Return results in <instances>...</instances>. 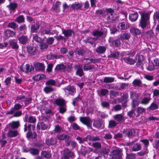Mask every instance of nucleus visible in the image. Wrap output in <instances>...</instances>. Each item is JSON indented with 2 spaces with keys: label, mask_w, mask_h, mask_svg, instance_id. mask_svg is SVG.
<instances>
[{
  "label": "nucleus",
  "mask_w": 159,
  "mask_h": 159,
  "mask_svg": "<svg viewBox=\"0 0 159 159\" xmlns=\"http://www.w3.org/2000/svg\"><path fill=\"white\" fill-rule=\"evenodd\" d=\"M34 66L35 70L38 71H43L44 70L45 68L44 65L42 63H36L34 64Z\"/></svg>",
  "instance_id": "obj_13"
},
{
  "label": "nucleus",
  "mask_w": 159,
  "mask_h": 159,
  "mask_svg": "<svg viewBox=\"0 0 159 159\" xmlns=\"http://www.w3.org/2000/svg\"><path fill=\"white\" fill-rule=\"evenodd\" d=\"M141 148V146L140 144L137 143L133 146L132 149L133 151H137L140 150Z\"/></svg>",
  "instance_id": "obj_54"
},
{
  "label": "nucleus",
  "mask_w": 159,
  "mask_h": 159,
  "mask_svg": "<svg viewBox=\"0 0 159 159\" xmlns=\"http://www.w3.org/2000/svg\"><path fill=\"white\" fill-rule=\"evenodd\" d=\"M107 19L108 20H110L112 21L113 22H114V21H117L118 20L119 17L118 16H117L116 15L113 16V14H112V16L110 15L108 16L107 17Z\"/></svg>",
  "instance_id": "obj_44"
},
{
  "label": "nucleus",
  "mask_w": 159,
  "mask_h": 159,
  "mask_svg": "<svg viewBox=\"0 0 159 159\" xmlns=\"http://www.w3.org/2000/svg\"><path fill=\"white\" fill-rule=\"evenodd\" d=\"M19 134L17 130H9L7 133V135L8 137H14Z\"/></svg>",
  "instance_id": "obj_30"
},
{
  "label": "nucleus",
  "mask_w": 159,
  "mask_h": 159,
  "mask_svg": "<svg viewBox=\"0 0 159 159\" xmlns=\"http://www.w3.org/2000/svg\"><path fill=\"white\" fill-rule=\"evenodd\" d=\"M28 116L26 115L25 116V121L28 122L29 123H35L36 121V119L35 117L30 116L28 119Z\"/></svg>",
  "instance_id": "obj_27"
},
{
  "label": "nucleus",
  "mask_w": 159,
  "mask_h": 159,
  "mask_svg": "<svg viewBox=\"0 0 159 159\" xmlns=\"http://www.w3.org/2000/svg\"><path fill=\"white\" fill-rule=\"evenodd\" d=\"M96 39L94 38L90 37H88L87 38L84 40L83 41L85 43H89L91 45H93L95 42Z\"/></svg>",
  "instance_id": "obj_33"
},
{
  "label": "nucleus",
  "mask_w": 159,
  "mask_h": 159,
  "mask_svg": "<svg viewBox=\"0 0 159 159\" xmlns=\"http://www.w3.org/2000/svg\"><path fill=\"white\" fill-rule=\"evenodd\" d=\"M104 125V121L101 119H98L93 120V125L98 129H100L102 125Z\"/></svg>",
  "instance_id": "obj_11"
},
{
  "label": "nucleus",
  "mask_w": 159,
  "mask_h": 159,
  "mask_svg": "<svg viewBox=\"0 0 159 159\" xmlns=\"http://www.w3.org/2000/svg\"><path fill=\"white\" fill-rule=\"evenodd\" d=\"M40 49L41 50L46 49L48 47V45L46 43L41 42L40 43L39 45Z\"/></svg>",
  "instance_id": "obj_60"
},
{
  "label": "nucleus",
  "mask_w": 159,
  "mask_h": 159,
  "mask_svg": "<svg viewBox=\"0 0 159 159\" xmlns=\"http://www.w3.org/2000/svg\"><path fill=\"white\" fill-rule=\"evenodd\" d=\"M17 4L16 3H10L9 5L7 6L10 11H13L17 8Z\"/></svg>",
  "instance_id": "obj_49"
},
{
  "label": "nucleus",
  "mask_w": 159,
  "mask_h": 159,
  "mask_svg": "<svg viewBox=\"0 0 159 159\" xmlns=\"http://www.w3.org/2000/svg\"><path fill=\"white\" fill-rule=\"evenodd\" d=\"M62 30V34H64L65 36L68 38L70 37L72 34L74 33V32L73 30L68 29L67 30Z\"/></svg>",
  "instance_id": "obj_31"
},
{
  "label": "nucleus",
  "mask_w": 159,
  "mask_h": 159,
  "mask_svg": "<svg viewBox=\"0 0 159 159\" xmlns=\"http://www.w3.org/2000/svg\"><path fill=\"white\" fill-rule=\"evenodd\" d=\"M123 133L126 135L128 136L129 138H131L134 136L135 133L136 131L134 129H128L126 130H124Z\"/></svg>",
  "instance_id": "obj_16"
},
{
  "label": "nucleus",
  "mask_w": 159,
  "mask_h": 159,
  "mask_svg": "<svg viewBox=\"0 0 159 159\" xmlns=\"http://www.w3.org/2000/svg\"><path fill=\"white\" fill-rule=\"evenodd\" d=\"M80 95H79L76 98H75L73 99V102H72V104L74 106L77 105V103L79 102L80 100H81V98L80 97Z\"/></svg>",
  "instance_id": "obj_61"
},
{
  "label": "nucleus",
  "mask_w": 159,
  "mask_h": 159,
  "mask_svg": "<svg viewBox=\"0 0 159 159\" xmlns=\"http://www.w3.org/2000/svg\"><path fill=\"white\" fill-rule=\"evenodd\" d=\"M89 141H100L101 140V139L98 136L94 137L91 135H89Z\"/></svg>",
  "instance_id": "obj_59"
},
{
  "label": "nucleus",
  "mask_w": 159,
  "mask_h": 159,
  "mask_svg": "<svg viewBox=\"0 0 159 159\" xmlns=\"http://www.w3.org/2000/svg\"><path fill=\"white\" fill-rule=\"evenodd\" d=\"M121 61H124L125 63L131 65L134 64L136 62L134 59L128 57L121 58Z\"/></svg>",
  "instance_id": "obj_24"
},
{
  "label": "nucleus",
  "mask_w": 159,
  "mask_h": 159,
  "mask_svg": "<svg viewBox=\"0 0 159 159\" xmlns=\"http://www.w3.org/2000/svg\"><path fill=\"white\" fill-rule=\"evenodd\" d=\"M74 156V153L69 149L66 148L61 152V159H70Z\"/></svg>",
  "instance_id": "obj_4"
},
{
  "label": "nucleus",
  "mask_w": 159,
  "mask_h": 159,
  "mask_svg": "<svg viewBox=\"0 0 159 159\" xmlns=\"http://www.w3.org/2000/svg\"><path fill=\"white\" fill-rule=\"evenodd\" d=\"M120 55V52L117 50H115L111 52V54L108 56L109 58H116L118 57Z\"/></svg>",
  "instance_id": "obj_41"
},
{
  "label": "nucleus",
  "mask_w": 159,
  "mask_h": 159,
  "mask_svg": "<svg viewBox=\"0 0 159 159\" xmlns=\"http://www.w3.org/2000/svg\"><path fill=\"white\" fill-rule=\"evenodd\" d=\"M10 46L14 49H17L19 48V46L17 43L16 40L15 39H13L10 40L9 42Z\"/></svg>",
  "instance_id": "obj_25"
},
{
  "label": "nucleus",
  "mask_w": 159,
  "mask_h": 159,
  "mask_svg": "<svg viewBox=\"0 0 159 159\" xmlns=\"http://www.w3.org/2000/svg\"><path fill=\"white\" fill-rule=\"evenodd\" d=\"M92 146L94 148L95 150L94 151V152H95V150H98V151L101 148L102 145L100 143L96 142L93 143H92Z\"/></svg>",
  "instance_id": "obj_40"
},
{
  "label": "nucleus",
  "mask_w": 159,
  "mask_h": 159,
  "mask_svg": "<svg viewBox=\"0 0 159 159\" xmlns=\"http://www.w3.org/2000/svg\"><path fill=\"white\" fill-rule=\"evenodd\" d=\"M114 78L110 77H105L103 79V82L104 83H111L114 81Z\"/></svg>",
  "instance_id": "obj_47"
},
{
  "label": "nucleus",
  "mask_w": 159,
  "mask_h": 159,
  "mask_svg": "<svg viewBox=\"0 0 159 159\" xmlns=\"http://www.w3.org/2000/svg\"><path fill=\"white\" fill-rule=\"evenodd\" d=\"M66 66L62 64H58L55 68V70L56 71H58L59 70H64L66 69Z\"/></svg>",
  "instance_id": "obj_55"
},
{
  "label": "nucleus",
  "mask_w": 159,
  "mask_h": 159,
  "mask_svg": "<svg viewBox=\"0 0 159 159\" xmlns=\"http://www.w3.org/2000/svg\"><path fill=\"white\" fill-rule=\"evenodd\" d=\"M94 68V66L93 65H88L85 64L83 66V70L84 71H88L91 70Z\"/></svg>",
  "instance_id": "obj_57"
},
{
  "label": "nucleus",
  "mask_w": 159,
  "mask_h": 159,
  "mask_svg": "<svg viewBox=\"0 0 159 159\" xmlns=\"http://www.w3.org/2000/svg\"><path fill=\"white\" fill-rule=\"evenodd\" d=\"M74 69L76 70V74L80 77H82L84 75L83 70L80 65H75L74 66Z\"/></svg>",
  "instance_id": "obj_15"
},
{
  "label": "nucleus",
  "mask_w": 159,
  "mask_h": 159,
  "mask_svg": "<svg viewBox=\"0 0 159 159\" xmlns=\"http://www.w3.org/2000/svg\"><path fill=\"white\" fill-rule=\"evenodd\" d=\"M114 10L111 8H107L106 10H104V16L108 15L110 14V15H112V14L114 13Z\"/></svg>",
  "instance_id": "obj_39"
},
{
  "label": "nucleus",
  "mask_w": 159,
  "mask_h": 159,
  "mask_svg": "<svg viewBox=\"0 0 159 159\" xmlns=\"http://www.w3.org/2000/svg\"><path fill=\"white\" fill-rule=\"evenodd\" d=\"M19 43L23 45L26 44L28 43V38L27 36L22 35L18 38Z\"/></svg>",
  "instance_id": "obj_22"
},
{
  "label": "nucleus",
  "mask_w": 159,
  "mask_h": 159,
  "mask_svg": "<svg viewBox=\"0 0 159 159\" xmlns=\"http://www.w3.org/2000/svg\"><path fill=\"white\" fill-rule=\"evenodd\" d=\"M57 139L55 137L48 138L46 140V143L48 146L54 145L57 143Z\"/></svg>",
  "instance_id": "obj_19"
},
{
  "label": "nucleus",
  "mask_w": 159,
  "mask_h": 159,
  "mask_svg": "<svg viewBox=\"0 0 159 159\" xmlns=\"http://www.w3.org/2000/svg\"><path fill=\"white\" fill-rule=\"evenodd\" d=\"M130 24L128 23L122 22L119 23L117 27L120 30H125L130 28Z\"/></svg>",
  "instance_id": "obj_17"
},
{
  "label": "nucleus",
  "mask_w": 159,
  "mask_h": 159,
  "mask_svg": "<svg viewBox=\"0 0 159 159\" xmlns=\"http://www.w3.org/2000/svg\"><path fill=\"white\" fill-rule=\"evenodd\" d=\"M26 137L27 138L32 139H36L37 136V134L36 132H32L31 131H28L26 134Z\"/></svg>",
  "instance_id": "obj_34"
},
{
  "label": "nucleus",
  "mask_w": 159,
  "mask_h": 159,
  "mask_svg": "<svg viewBox=\"0 0 159 159\" xmlns=\"http://www.w3.org/2000/svg\"><path fill=\"white\" fill-rule=\"evenodd\" d=\"M130 98H131L132 100L133 99L134 100H137L138 97H139V95L138 94L134 92V91H132L130 93Z\"/></svg>",
  "instance_id": "obj_58"
},
{
  "label": "nucleus",
  "mask_w": 159,
  "mask_h": 159,
  "mask_svg": "<svg viewBox=\"0 0 159 159\" xmlns=\"http://www.w3.org/2000/svg\"><path fill=\"white\" fill-rule=\"evenodd\" d=\"M45 77L44 75L43 74H38L32 77V79L34 80L39 81L43 79Z\"/></svg>",
  "instance_id": "obj_42"
},
{
  "label": "nucleus",
  "mask_w": 159,
  "mask_h": 159,
  "mask_svg": "<svg viewBox=\"0 0 159 159\" xmlns=\"http://www.w3.org/2000/svg\"><path fill=\"white\" fill-rule=\"evenodd\" d=\"M151 98L149 95L148 97H144L143 98L141 101V103L142 104H147L149 102Z\"/></svg>",
  "instance_id": "obj_56"
},
{
  "label": "nucleus",
  "mask_w": 159,
  "mask_h": 159,
  "mask_svg": "<svg viewBox=\"0 0 159 159\" xmlns=\"http://www.w3.org/2000/svg\"><path fill=\"white\" fill-rule=\"evenodd\" d=\"M130 34L129 33L127 32H124L121 33L119 35V38L121 41L124 40H128L130 37Z\"/></svg>",
  "instance_id": "obj_20"
},
{
  "label": "nucleus",
  "mask_w": 159,
  "mask_h": 159,
  "mask_svg": "<svg viewBox=\"0 0 159 159\" xmlns=\"http://www.w3.org/2000/svg\"><path fill=\"white\" fill-rule=\"evenodd\" d=\"M80 119V121L86 125L88 128L91 127L92 121L89 117H81Z\"/></svg>",
  "instance_id": "obj_7"
},
{
  "label": "nucleus",
  "mask_w": 159,
  "mask_h": 159,
  "mask_svg": "<svg viewBox=\"0 0 159 159\" xmlns=\"http://www.w3.org/2000/svg\"><path fill=\"white\" fill-rule=\"evenodd\" d=\"M5 34L8 37L13 36L15 34V33L13 31L10 30H7L5 31Z\"/></svg>",
  "instance_id": "obj_46"
},
{
  "label": "nucleus",
  "mask_w": 159,
  "mask_h": 159,
  "mask_svg": "<svg viewBox=\"0 0 159 159\" xmlns=\"http://www.w3.org/2000/svg\"><path fill=\"white\" fill-rule=\"evenodd\" d=\"M86 51L82 48H77L74 51V52L79 56H84V55Z\"/></svg>",
  "instance_id": "obj_28"
},
{
  "label": "nucleus",
  "mask_w": 159,
  "mask_h": 159,
  "mask_svg": "<svg viewBox=\"0 0 159 159\" xmlns=\"http://www.w3.org/2000/svg\"><path fill=\"white\" fill-rule=\"evenodd\" d=\"M41 155L46 158H49L52 156L51 154L49 152L43 151L41 152Z\"/></svg>",
  "instance_id": "obj_48"
},
{
  "label": "nucleus",
  "mask_w": 159,
  "mask_h": 159,
  "mask_svg": "<svg viewBox=\"0 0 159 159\" xmlns=\"http://www.w3.org/2000/svg\"><path fill=\"white\" fill-rule=\"evenodd\" d=\"M11 128L13 129H17L20 126L19 122L17 121H13L10 124Z\"/></svg>",
  "instance_id": "obj_45"
},
{
  "label": "nucleus",
  "mask_w": 159,
  "mask_h": 159,
  "mask_svg": "<svg viewBox=\"0 0 159 159\" xmlns=\"http://www.w3.org/2000/svg\"><path fill=\"white\" fill-rule=\"evenodd\" d=\"M40 27V25L39 24L36 23V26L34 25H32L31 26V31L32 33H37L38 30Z\"/></svg>",
  "instance_id": "obj_37"
},
{
  "label": "nucleus",
  "mask_w": 159,
  "mask_h": 159,
  "mask_svg": "<svg viewBox=\"0 0 159 159\" xmlns=\"http://www.w3.org/2000/svg\"><path fill=\"white\" fill-rule=\"evenodd\" d=\"M101 105L103 108L109 109L110 104L108 102L102 101L101 102Z\"/></svg>",
  "instance_id": "obj_62"
},
{
  "label": "nucleus",
  "mask_w": 159,
  "mask_h": 159,
  "mask_svg": "<svg viewBox=\"0 0 159 159\" xmlns=\"http://www.w3.org/2000/svg\"><path fill=\"white\" fill-rule=\"evenodd\" d=\"M41 25L39 31L41 33V35L51 34L52 28L50 25L44 22H42L41 23Z\"/></svg>",
  "instance_id": "obj_3"
},
{
  "label": "nucleus",
  "mask_w": 159,
  "mask_h": 159,
  "mask_svg": "<svg viewBox=\"0 0 159 159\" xmlns=\"http://www.w3.org/2000/svg\"><path fill=\"white\" fill-rule=\"evenodd\" d=\"M34 67L32 66H30L29 64H26L25 65V70L23 71L24 72L26 73H28L29 72H31L34 70Z\"/></svg>",
  "instance_id": "obj_38"
},
{
  "label": "nucleus",
  "mask_w": 159,
  "mask_h": 159,
  "mask_svg": "<svg viewBox=\"0 0 159 159\" xmlns=\"http://www.w3.org/2000/svg\"><path fill=\"white\" fill-rule=\"evenodd\" d=\"M139 16L137 12L131 11L129 14V19L132 22H135L138 19Z\"/></svg>",
  "instance_id": "obj_10"
},
{
  "label": "nucleus",
  "mask_w": 159,
  "mask_h": 159,
  "mask_svg": "<svg viewBox=\"0 0 159 159\" xmlns=\"http://www.w3.org/2000/svg\"><path fill=\"white\" fill-rule=\"evenodd\" d=\"M158 108V105L157 103L153 102L151 104L150 106L148 107V109L151 110H154Z\"/></svg>",
  "instance_id": "obj_53"
},
{
  "label": "nucleus",
  "mask_w": 159,
  "mask_h": 159,
  "mask_svg": "<svg viewBox=\"0 0 159 159\" xmlns=\"http://www.w3.org/2000/svg\"><path fill=\"white\" fill-rule=\"evenodd\" d=\"M106 50V48L104 46H99L95 50L96 52L98 54L104 53Z\"/></svg>",
  "instance_id": "obj_32"
},
{
  "label": "nucleus",
  "mask_w": 159,
  "mask_h": 159,
  "mask_svg": "<svg viewBox=\"0 0 159 159\" xmlns=\"http://www.w3.org/2000/svg\"><path fill=\"white\" fill-rule=\"evenodd\" d=\"M30 153L33 155H38L39 153V150L34 148H30L29 149Z\"/></svg>",
  "instance_id": "obj_51"
},
{
  "label": "nucleus",
  "mask_w": 159,
  "mask_h": 159,
  "mask_svg": "<svg viewBox=\"0 0 159 159\" xmlns=\"http://www.w3.org/2000/svg\"><path fill=\"white\" fill-rule=\"evenodd\" d=\"M130 33L134 36L139 35L141 34V31L139 29L135 27H132L130 29Z\"/></svg>",
  "instance_id": "obj_26"
},
{
  "label": "nucleus",
  "mask_w": 159,
  "mask_h": 159,
  "mask_svg": "<svg viewBox=\"0 0 159 159\" xmlns=\"http://www.w3.org/2000/svg\"><path fill=\"white\" fill-rule=\"evenodd\" d=\"M142 83V81L138 79H135L133 82V85L135 86H140Z\"/></svg>",
  "instance_id": "obj_63"
},
{
  "label": "nucleus",
  "mask_w": 159,
  "mask_h": 159,
  "mask_svg": "<svg viewBox=\"0 0 159 159\" xmlns=\"http://www.w3.org/2000/svg\"><path fill=\"white\" fill-rule=\"evenodd\" d=\"M63 90L69 95H73L75 92L76 89L73 86L69 85L64 88Z\"/></svg>",
  "instance_id": "obj_9"
},
{
  "label": "nucleus",
  "mask_w": 159,
  "mask_h": 159,
  "mask_svg": "<svg viewBox=\"0 0 159 159\" xmlns=\"http://www.w3.org/2000/svg\"><path fill=\"white\" fill-rule=\"evenodd\" d=\"M113 118L118 124H121L122 121L125 120L124 116L121 114L115 115L114 116Z\"/></svg>",
  "instance_id": "obj_18"
},
{
  "label": "nucleus",
  "mask_w": 159,
  "mask_h": 159,
  "mask_svg": "<svg viewBox=\"0 0 159 159\" xmlns=\"http://www.w3.org/2000/svg\"><path fill=\"white\" fill-rule=\"evenodd\" d=\"M76 139L79 141L80 143H83L84 142H87L88 141V140H89V135H87L86 137L85 138H82L79 136L77 137Z\"/></svg>",
  "instance_id": "obj_36"
},
{
  "label": "nucleus",
  "mask_w": 159,
  "mask_h": 159,
  "mask_svg": "<svg viewBox=\"0 0 159 159\" xmlns=\"http://www.w3.org/2000/svg\"><path fill=\"white\" fill-rule=\"evenodd\" d=\"M18 25L14 22H11L8 23L7 27L10 28H11L14 30H15L16 28L17 27Z\"/></svg>",
  "instance_id": "obj_64"
},
{
  "label": "nucleus",
  "mask_w": 159,
  "mask_h": 159,
  "mask_svg": "<svg viewBox=\"0 0 159 159\" xmlns=\"http://www.w3.org/2000/svg\"><path fill=\"white\" fill-rule=\"evenodd\" d=\"M63 57V56L62 55H53L52 54H49L47 56V58L50 60L54 59H60Z\"/></svg>",
  "instance_id": "obj_35"
},
{
  "label": "nucleus",
  "mask_w": 159,
  "mask_h": 159,
  "mask_svg": "<svg viewBox=\"0 0 159 159\" xmlns=\"http://www.w3.org/2000/svg\"><path fill=\"white\" fill-rule=\"evenodd\" d=\"M61 2L57 1L55 4L54 7H53L54 11L56 12H59L60 11V6L61 5Z\"/></svg>",
  "instance_id": "obj_43"
},
{
  "label": "nucleus",
  "mask_w": 159,
  "mask_h": 159,
  "mask_svg": "<svg viewBox=\"0 0 159 159\" xmlns=\"http://www.w3.org/2000/svg\"><path fill=\"white\" fill-rule=\"evenodd\" d=\"M15 20L18 23H23L25 21V18L23 15H20L17 17Z\"/></svg>",
  "instance_id": "obj_52"
},
{
  "label": "nucleus",
  "mask_w": 159,
  "mask_h": 159,
  "mask_svg": "<svg viewBox=\"0 0 159 159\" xmlns=\"http://www.w3.org/2000/svg\"><path fill=\"white\" fill-rule=\"evenodd\" d=\"M54 103L59 107L58 108L59 112L61 114L65 113L66 111V101L62 98H57L54 100Z\"/></svg>",
  "instance_id": "obj_2"
},
{
  "label": "nucleus",
  "mask_w": 159,
  "mask_h": 159,
  "mask_svg": "<svg viewBox=\"0 0 159 159\" xmlns=\"http://www.w3.org/2000/svg\"><path fill=\"white\" fill-rule=\"evenodd\" d=\"M150 14L148 12L142 13L141 15V19L139 26L143 30L146 28L150 24Z\"/></svg>",
  "instance_id": "obj_1"
},
{
  "label": "nucleus",
  "mask_w": 159,
  "mask_h": 159,
  "mask_svg": "<svg viewBox=\"0 0 159 159\" xmlns=\"http://www.w3.org/2000/svg\"><path fill=\"white\" fill-rule=\"evenodd\" d=\"M26 51L29 55L34 56L36 54L37 49L35 47L30 45L26 47Z\"/></svg>",
  "instance_id": "obj_8"
},
{
  "label": "nucleus",
  "mask_w": 159,
  "mask_h": 159,
  "mask_svg": "<svg viewBox=\"0 0 159 159\" xmlns=\"http://www.w3.org/2000/svg\"><path fill=\"white\" fill-rule=\"evenodd\" d=\"M120 39H115L113 37H110L109 39V42L111 46L117 47L120 45Z\"/></svg>",
  "instance_id": "obj_6"
},
{
  "label": "nucleus",
  "mask_w": 159,
  "mask_h": 159,
  "mask_svg": "<svg viewBox=\"0 0 159 159\" xmlns=\"http://www.w3.org/2000/svg\"><path fill=\"white\" fill-rule=\"evenodd\" d=\"M109 150L108 149H106L105 148H101L99 151L98 150H95V153L99 154L101 155H104L107 154L109 152Z\"/></svg>",
  "instance_id": "obj_21"
},
{
  "label": "nucleus",
  "mask_w": 159,
  "mask_h": 159,
  "mask_svg": "<svg viewBox=\"0 0 159 159\" xmlns=\"http://www.w3.org/2000/svg\"><path fill=\"white\" fill-rule=\"evenodd\" d=\"M23 106V104L22 103H16L14 105L13 107L12 108L10 111H7L6 114L7 115H12L15 112L21 109Z\"/></svg>",
  "instance_id": "obj_5"
},
{
  "label": "nucleus",
  "mask_w": 159,
  "mask_h": 159,
  "mask_svg": "<svg viewBox=\"0 0 159 159\" xmlns=\"http://www.w3.org/2000/svg\"><path fill=\"white\" fill-rule=\"evenodd\" d=\"M118 124L115 120H110L109 122L108 128H111L115 127Z\"/></svg>",
  "instance_id": "obj_50"
},
{
  "label": "nucleus",
  "mask_w": 159,
  "mask_h": 159,
  "mask_svg": "<svg viewBox=\"0 0 159 159\" xmlns=\"http://www.w3.org/2000/svg\"><path fill=\"white\" fill-rule=\"evenodd\" d=\"M70 138L69 135L64 133L60 134L57 137V138L59 140H65V141L69 140Z\"/></svg>",
  "instance_id": "obj_29"
},
{
  "label": "nucleus",
  "mask_w": 159,
  "mask_h": 159,
  "mask_svg": "<svg viewBox=\"0 0 159 159\" xmlns=\"http://www.w3.org/2000/svg\"><path fill=\"white\" fill-rule=\"evenodd\" d=\"M82 7V3H80L79 2H75L71 4L70 8L74 10H78L81 9Z\"/></svg>",
  "instance_id": "obj_23"
},
{
  "label": "nucleus",
  "mask_w": 159,
  "mask_h": 159,
  "mask_svg": "<svg viewBox=\"0 0 159 159\" xmlns=\"http://www.w3.org/2000/svg\"><path fill=\"white\" fill-rule=\"evenodd\" d=\"M48 127V124L45 123L43 122H39L37 125L36 128L37 130H40V129L42 130H46Z\"/></svg>",
  "instance_id": "obj_14"
},
{
  "label": "nucleus",
  "mask_w": 159,
  "mask_h": 159,
  "mask_svg": "<svg viewBox=\"0 0 159 159\" xmlns=\"http://www.w3.org/2000/svg\"><path fill=\"white\" fill-rule=\"evenodd\" d=\"M93 151L92 149L90 147L87 148L84 146H82L80 152L83 156H85L86 154L89 153Z\"/></svg>",
  "instance_id": "obj_12"
}]
</instances>
